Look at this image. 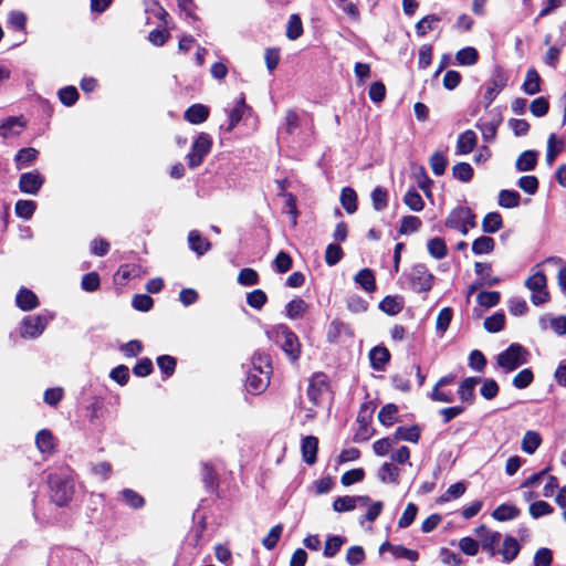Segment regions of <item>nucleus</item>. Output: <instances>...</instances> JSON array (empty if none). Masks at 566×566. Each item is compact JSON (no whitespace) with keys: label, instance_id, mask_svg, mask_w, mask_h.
Returning a JSON list of instances; mask_svg holds the SVG:
<instances>
[{"label":"nucleus","instance_id":"obj_9","mask_svg":"<svg viewBox=\"0 0 566 566\" xmlns=\"http://www.w3.org/2000/svg\"><path fill=\"white\" fill-rule=\"evenodd\" d=\"M506 84L507 76L505 75L502 69L496 67L492 73L490 84L488 85L484 93L483 98L486 102V107L492 104L497 94L506 86Z\"/></svg>","mask_w":566,"mask_h":566},{"label":"nucleus","instance_id":"obj_53","mask_svg":"<svg viewBox=\"0 0 566 566\" xmlns=\"http://www.w3.org/2000/svg\"><path fill=\"white\" fill-rule=\"evenodd\" d=\"M505 324V316L503 313H495L485 318L484 328L490 333H497L503 329Z\"/></svg>","mask_w":566,"mask_h":566},{"label":"nucleus","instance_id":"obj_7","mask_svg":"<svg viewBox=\"0 0 566 566\" xmlns=\"http://www.w3.org/2000/svg\"><path fill=\"white\" fill-rule=\"evenodd\" d=\"M211 145L210 136L206 133H201L193 142L191 151L187 156L189 167L196 168L200 166L203 158L209 154Z\"/></svg>","mask_w":566,"mask_h":566},{"label":"nucleus","instance_id":"obj_46","mask_svg":"<svg viewBox=\"0 0 566 566\" xmlns=\"http://www.w3.org/2000/svg\"><path fill=\"white\" fill-rule=\"evenodd\" d=\"M397 413L398 407L394 403H387L380 409L378 419L384 426L389 427L396 421Z\"/></svg>","mask_w":566,"mask_h":566},{"label":"nucleus","instance_id":"obj_45","mask_svg":"<svg viewBox=\"0 0 566 566\" xmlns=\"http://www.w3.org/2000/svg\"><path fill=\"white\" fill-rule=\"evenodd\" d=\"M303 33V23L297 14H292L289 18L286 25V36L290 40L298 39Z\"/></svg>","mask_w":566,"mask_h":566},{"label":"nucleus","instance_id":"obj_38","mask_svg":"<svg viewBox=\"0 0 566 566\" xmlns=\"http://www.w3.org/2000/svg\"><path fill=\"white\" fill-rule=\"evenodd\" d=\"M400 471L392 463H384L378 471V478L385 483H396L398 481Z\"/></svg>","mask_w":566,"mask_h":566},{"label":"nucleus","instance_id":"obj_6","mask_svg":"<svg viewBox=\"0 0 566 566\" xmlns=\"http://www.w3.org/2000/svg\"><path fill=\"white\" fill-rule=\"evenodd\" d=\"M276 336L281 340V348L286 356L296 361L301 355V344L298 337L287 326L279 325L276 327Z\"/></svg>","mask_w":566,"mask_h":566},{"label":"nucleus","instance_id":"obj_34","mask_svg":"<svg viewBox=\"0 0 566 566\" xmlns=\"http://www.w3.org/2000/svg\"><path fill=\"white\" fill-rule=\"evenodd\" d=\"M429 254L437 259L441 260L448 254V248L443 239L441 238H432L427 243Z\"/></svg>","mask_w":566,"mask_h":566},{"label":"nucleus","instance_id":"obj_58","mask_svg":"<svg viewBox=\"0 0 566 566\" xmlns=\"http://www.w3.org/2000/svg\"><path fill=\"white\" fill-rule=\"evenodd\" d=\"M27 24V15L22 11H11L8 15L9 28L17 31H24Z\"/></svg>","mask_w":566,"mask_h":566},{"label":"nucleus","instance_id":"obj_24","mask_svg":"<svg viewBox=\"0 0 566 566\" xmlns=\"http://www.w3.org/2000/svg\"><path fill=\"white\" fill-rule=\"evenodd\" d=\"M379 308L388 315H397L403 308L402 297L388 295L379 303Z\"/></svg>","mask_w":566,"mask_h":566},{"label":"nucleus","instance_id":"obj_13","mask_svg":"<svg viewBox=\"0 0 566 566\" xmlns=\"http://www.w3.org/2000/svg\"><path fill=\"white\" fill-rule=\"evenodd\" d=\"M44 184V178L38 171L24 172L19 179V189L28 195H36Z\"/></svg>","mask_w":566,"mask_h":566},{"label":"nucleus","instance_id":"obj_39","mask_svg":"<svg viewBox=\"0 0 566 566\" xmlns=\"http://www.w3.org/2000/svg\"><path fill=\"white\" fill-rule=\"evenodd\" d=\"M429 165L436 176H442L448 166V158L441 151H434L429 159Z\"/></svg>","mask_w":566,"mask_h":566},{"label":"nucleus","instance_id":"obj_56","mask_svg":"<svg viewBox=\"0 0 566 566\" xmlns=\"http://www.w3.org/2000/svg\"><path fill=\"white\" fill-rule=\"evenodd\" d=\"M371 200L375 210L381 211L388 205V192L381 187H376L371 192Z\"/></svg>","mask_w":566,"mask_h":566},{"label":"nucleus","instance_id":"obj_49","mask_svg":"<svg viewBox=\"0 0 566 566\" xmlns=\"http://www.w3.org/2000/svg\"><path fill=\"white\" fill-rule=\"evenodd\" d=\"M344 256L343 249L338 244L331 243L325 250V262L329 266L336 265Z\"/></svg>","mask_w":566,"mask_h":566},{"label":"nucleus","instance_id":"obj_60","mask_svg":"<svg viewBox=\"0 0 566 566\" xmlns=\"http://www.w3.org/2000/svg\"><path fill=\"white\" fill-rule=\"evenodd\" d=\"M238 283L243 286H251L259 283V274L251 268L242 269L238 275Z\"/></svg>","mask_w":566,"mask_h":566},{"label":"nucleus","instance_id":"obj_20","mask_svg":"<svg viewBox=\"0 0 566 566\" xmlns=\"http://www.w3.org/2000/svg\"><path fill=\"white\" fill-rule=\"evenodd\" d=\"M343 334L347 335L348 337H352L353 331L350 326L339 319H333L327 331L328 342H337Z\"/></svg>","mask_w":566,"mask_h":566},{"label":"nucleus","instance_id":"obj_29","mask_svg":"<svg viewBox=\"0 0 566 566\" xmlns=\"http://www.w3.org/2000/svg\"><path fill=\"white\" fill-rule=\"evenodd\" d=\"M522 88L528 95H534L541 91V77L535 69L527 71Z\"/></svg>","mask_w":566,"mask_h":566},{"label":"nucleus","instance_id":"obj_43","mask_svg":"<svg viewBox=\"0 0 566 566\" xmlns=\"http://www.w3.org/2000/svg\"><path fill=\"white\" fill-rule=\"evenodd\" d=\"M563 142L557 140L555 134H551L547 140V153H546V163L552 166L557 157V155L562 151Z\"/></svg>","mask_w":566,"mask_h":566},{"label":"nucleus","instance_id":"obj_61","mask_svg":"<svg viewBox=\"0 0 566 566\" xmlns=\"http://www.w3.org/2000/svg\"><path fill=\"white\" fill-rule=\"evenodd\" d=\"M38 150L34 148H22L15 155V161L19 168L29 165L36 159Z\"/></svg>","mask_w":566,"mask_h":566},{"label":"nucleus","instance_id":"obj_8","mask_svg":"<svg viewBox=\"0 0 566 566\" xmlns=\"http://www.w3.org/2000/svg\"><path fill=\"white\" fill-rule=\"evenodd\" d=\"M444 224L447 228H460L461 226H476L475 214L469 207L459 206L454 208L446 218Z\"/></svg>","mask_w":566,"mask_h":566},{"label":"nucleus","instance_id":"obj_47","mask_svg":"<svg viewBox=\"0 0 566 566\" xmlns=\"http://www.w3.org/2000/svg\"><path fill=\"white\" fill-rule=\"evenodd\" d=\"M452 176L462 182H469L473 177V168L468 163H459L453 166Z\"/></svg>","mask_w":566,"mask_h":566},{"label":"nucleus","instance_id":"obj_2","mask_svg":"<svg viewBox=\"0 0 566 566\" xmlns=\"http://www.w3.org/2000/svg\"><path fill=\"white\" fill-rule=\"evenodd\" d=\"M50 496L57 506H65L74 495V480L70 470L49 475Z\"/></svg>","mask_w":566,"mask_h":566},{"label":"nucleus","instance_id":"obj_54","mask_svg":"<svg viewBox=\"0 0 566 566\" xmlns=\"http://www.w3.org/2000/svg\"><path fill=\"white\" fill-rule=\"evenodd\" d=\"M344 543L345 538L340 536H329L325 543L324 556L327 558L334 557L340 551Z\"/></svg>","mask_w":566,"mask_h":566},{"label":"nucleus","instance_id":"obj_23","mask_svg":"<svg viewBox=\"0 0 566 566\" xmlns=\"http://www.w3.org/2000/svg\"><path fill=\"white\" fill-rule=\"evenodd\" d=\"M209 116V108L202 104H193L185 112V118L191 124L203 123Z\"/></svg>","mask_w":566,"mask_h":566},{"label":"nucleus","instance_id":"obj_12","mask_svg":"<svg viewBox=\"0 0 566 566\" xmlns=\"http://www.w3.org/2000/svg\"><path fill=\"white\" fill-rule=\"evenodd\" d=\"M23 116H9L0 124V137L7 139L19 136L25 128Z\"/></svg>","mask_w":566,"mask_h":566},{"label":"nucleus","instance_id":"obj_41","mask_svg":"<svg viewBox=\"0 0 566 566\" xmlns=\"http://www.w3.org/2000/svg\"><path fill=\"white\" fill-rule=\"evenodd\" d=\"M53 440H54L53 434L51 433V431H49L46 429L39 431L35 437L36 447L42 453L50 452L53 450V448H54Z\"/></svg>","mask_w":566,"mask_h":566},{"label":"nucleus","instance_id":"obj_63","mask_svg":"<svg viewBox=\"0 0 566 566\" xmlns=\"http://www.w3.org/2000/svg\"><path fill=\"white\" fill-rule=\"evenodd\" d=\"M500 298H501V295L499 292L496 291H491V292H481L479 293L478 297H476V301L479 303V305L483 306V307H493V306H496L500 302Z\"/></svg>","mask_w":566,"mask_h":566},{"label":"nucleus","instance_id":"obj_27","mask_svg":"<svg viewBox=\"0 0 566 566\" xmlns=\"http://www.w3.org/2000/svg\"><path fill=\"white\" fill-rule=\"evenodd\" d=\"M520 513V509L515 505L501 504L493 511L492 517L496 521L504 522L516 518Z\"/></svg>","mask_w":566,"mask_h":566},{"label":"nucleus","instance_id":"obj_33","mask_svg":"<svg viewBox=\"0 0 566 566\" xmlns=\"http://www.w3.org/2000/svg\"><path fill=\"white\" fill-rule=\"evenodd\" d=\"M308 305L302 298H294L286 304V316L291 319L300 318L307 311Z\"/></svg>","mask_w":566,"mask_h":566},{"label":"nucleus","instance_id":"obj_22","mask_svg":"<svg viewBox=\"0 0 566 566\" xmlns=\"http://www.w3.org/2000/svg\"><path fill=\"white\" fill-rule=\"evenodd\" d=\"M521 549V546L516 538L513 536H506L503 541V547L501 551H497L503 557V560L506 563L512 562L516 558Z\"/></svg>","mask_w":566,"mask_h":566},{"label":"nucleus","instance_id":"obj_37","mask_svg":"<svg viewBox=\"0 0 566 566\" xmlns=\"http://www.w3.org/2000/svg\"><path fill=\"white\" fill-rule=\"evenodd\" d=\"M340 202L348 213H354L357 210V195L355 190L345 187L340 193Z\"/></svg>","mask_w":566,"mask_h":566},{"label":"nucleus","instance_id":"obj_26","mask_svg":"<svg viewBox=\"0 0 566 566\" xmlns=\"http://www.w3.org/2000/svg\"><path fill=\"white\" fill-rule=\"evenodd\" d=\"M503 227V219L499 212H489L482 220V231L484 233H495Z\"/></svg>","mask_w":566,"mask_h":566},{"label":"nucleus","instance_id":"obj_62","mask_svg":"<svg viewBox=\"0 0 566 566\" xmlns=\"http://www.w3.org/2000/svg\"><path fill=\"white\" fill-rule=\"evenodd\" d=\"M553 506L545 501H536L530 505V514L533 518H538L553 513Z\"/></svg>","mask_w":566,"mask_h":566},{"label":"nucleus","instance_id":"obj_19","mask_svg":"<svg viewBox=\"0 0 566 566\" xmlns=\"http://www.w3.org/2000/svg\"><path fill=\"white\" fill-rule=\"evenodd\" d=\"M189 248L199 256L211 249V243L203 238L198 230H191L188 234Z\"/></svg>","mask_w":566,"mask_h":566},{"label":"nucleus","instance_id":"obj_10","mask_svg":"<svg viewBox=\"0 0 566 566\" xmlns=\"http://www.w3.org/2000/svg\"><path fill=\"white\" fill-rule=\"evenodd\" d=\"M474 532L480 538L482 549L486 551L491 557H494L497 554L495 546L501 539V534L496 531L489 530L485 525H480Z\"/></svg>","mask_w":566,"mask_h":566},{"label":"nucleus","instance_id":"obj_28","mask_svg":"<svg viewBox=\"0 0 566 566\" xmlns=\"http://www.w3.org/2000/svg\"><path fill=\"white\" fill-rule=\"evenodd\" d=\"M420 438V428L418 426L398 427L395 431V442L399 440L417 443Z\"/></svg>","mask_w":566,"mask_h":566},{"label":"nucleus","instance_id":"obj_5","mask_svg":"<svg viewBox=\"0 0 566 566\" xmlns=\"http://www.w3.org/2000/svg\"><path fill=\"white\" fill-rule=\"evenodd\" d=\"M411 289L417 293H427L432 289L434 276L424 264H416L409 274Z\"/></svg>","mask_w":566,"mask_h":566},{"label":"nucleus","instance_id":"obj_1","mask_svg":"<svg viewBox=\"0 0 566 566\" xmlns=\"http://www.w3.org/2000/svg\"><path fill=\"white\" fill-rule=\"evenodd\" d=\"M247 368L245 388L253 395L263 392L269 384L272 374L270 356L263 352L256 350L251 357Z\"/></svg>","mask_w":566,"mask_h":566},{"label":"nucleus","instance_id":"obj_64","mask_svg":"<svg viewBox=\"0 0 566 566\" xmlns=\"http://www.w3.org/2000/svg\"><path fill=\"white\" fill-rule=\"evenodd\" d=\"M157 365L166 377H170L176 369V359L169 355H161L157 358Z\"/></svg>","mask_w":566,"mask_h":566},{"label":"nucleus","instance_id":"obj_42","mask_svg":"<svg viewBox=\"0 0 566 566\" xmlns=\"http://www.w3.org/2000/svg\"><path fill=\"white\" fill-rule=\"evenodd\" d=\"M440 22V17L437 14H429L424 18H422L417 24H416V32L419 36L426 35L429 31H432L437 24Z\"/></svg>","mask_w":566,"mask_h":566},{"label":"nucleus","instance_id":"obj_25","mask_svg":"<svg viewBox=\"0 0 566 566\" xmlns=\"http://www.w3.org/2000/svg\"><path fill=\"white\" fill-rule=\"evenodd\" d=\"M250 108L244 102V97L241 96L240 99L237 102L235 106L231 109L229 113V124L226 128V130L229 133L231 132L238 123L242 119L244 112L249 111Z\"/></svg>","mask_w":566,"mask_h":566},{"label":"nucleus","instance_id":"obj_18","mask_svg":"<svg viewBox=\"0 0 566 566\" xmlns=\"http://www.w3.org/2000/svg\"><path fill=\"white\" fill-rule=\"evenodd\" d=\"M15 303L22 311H31L39 306L38 296L29 289L22 287L17 294Z\"/></svg>","mask_w":566,"mask_h":566},{"label":"nucleus","instance_id":"obj_3","mask_svg":"<svg viewBox=\"0 0 566 566\" xmlns=\"http://www.w3.org/2000/svg\"><path fill=\"white\" fill-rule=\"evenodd\" d=\"M528 352L520 344H511L496 357V363L505 373H511L527 363Z\"/></svg>","mask_w":566,"mask_h":566},{"label":"nucleus","instance_id":"obj_59","mask_svg":"<svg viewBox=\"0 0 566 566\" xmlns=\"http://www.w3.org/2000/svg\"><path fill=\"white\" fill-rule=\"evenodd\" d=\"M266 302L268 296L262 290H254L247 295V303L255 310H261Z\"/></svg>","mask_w":566,"mask_h":566},{"label":"nucleus","instance_id":"obj_16","mask_svg":"<svg viewBox=\"0 0 566 566\" xmlns=\"http://www.w3.org/2000/svg\"><path fill=\"white\" fill-rule=\"evenodd\" d=\"M302 457L304 462L312 465L316 462L318 440L314 436H307L302 440Z\"/></svg>","mask_w":566,"mask_h":566},{"label":"nucleus","instance_id":"obj_48","mask_svg":"<svg viewBox=\"0 0 566 566\" xmlns=\"http://www.w3.org/2000/svg\"><path fill=\"white\" fill-rule=\"evenodd\" d=\"M357 507V500H355V496H338L335 499L333 503V509L335 512L343 513V512H349Z\"/></svg>","mask_w":566,"mask_h":566},{"label":"nucleus","instance_id":"obj_57","mask_svg":"<svg viewBox=\"0 0 566 566\" xmlns=\"http://www.w3.org/2000/svg\"><path fill=\"white\" fill-rule=\"evenodd\" d=\"M422 222L418 217L415 216H406L401 219V224L399 232L401 234H408L416 232L420 229Z\"/></svg>","mask_w":566,"mask_h":566},{"label":"nucleus","instance_id":"obj_11","mask_svg":"<svg viewBox=\"0 0 566 566\" xmlns=\"http://www.w3.org/2000/svg\"><path fill=\"white\" fill-rule=\"evenodd\" d=\"M328 392V384L324 375H315L308 385V399L315 405H321L324 396Z\"/></svg>","mask_w":566,"mask_h":566},{"label":"nucleus","instance_id":"obj_21","mask_svg":"<svg viewBox=\"0 0 566 566\" xmlns=\"http://www.w3.org/2000/svg\"><path fill=\"white\" fill-rule=\"evenodd\" d=\"M538 153L535 150L523 151L515 161L517 171H531L536 167Z\"/></svg>","mask_w":566,"mask_h":566},{"label":"nucleus","instance_id":"obj_4","mask_svg":"<svg viewBox=\"0 0 566 566\" xmlns=\"http://www.w3.org/2000/svg\"><path fill=\"white\" fill-rule=\"evenodd\" d=\"M53 319L52 314H39L25 316L21 323L20 334L23 338H38L44 332L46 325Z\"/></svg>","mask_w":566,"mask_h":566},{"label":"nucleus","instance_id":"obj_50","mask_svg":"<svg viewBox=\"0 0 566 566\" xmlns=\"http://www.w3.org/2000/svg\"><path fill=\"white\" fill-rule=\"evenodd\" d=\"M546 276L543 272H536L525 281V286L531 292L545 291L546 290Z\"/></svg>","mask_w":566,"mask_h":566},{"label":"nucleus","instance_id":"obj_52","mask_svg":"<svg viewBox=\"0 0 566 566\" xmlns=\"http://www.w3.org/2000/svg\"><path fill=\"white\" fill-rule=\"evenodd\" d=\"M14 209L18 217L28 220L33 216L36 209V203L32 200H19L17 201Z\"/></svg>","mask_w":566,"mask_h":566},{"label":"nucleus","instance_id":"obj_15","mask_svg":"<svg viewBox=\"0 0 566 566\" xmlns=\"http://www.w3.org/2000/svg\"><path fill=\"white\" fill-rule=\"evenodd\" d=\"M478 137L476 134L468 129L459 135L455 146L457 155H467L470 154L476 146Z\"/></svg>","mask_w":566,"mask_h":566},{"label":"nucleus","instance_id":"obj_35","mask_svg":"<svg viewBox=\"0 0 566 566\" xmlns=\"http://www.w3.org/2000/svg\"><path fill=\"white\" fill-rule=\"evenodd\" d=\"M542 438L536 431H527L522 440V450L527 454H533L541 446Z\"/></svg>","mask_w":566,"mask_h":566},{"label":"nucleus","instance_id":"obj_17","mask_svg":"<svg viewBox=\"0 0 566 566\" xmlns=\"http://www.w3.org/2000/svg\"><path fill=\"white\" fill-rule=\"evenodd\" d=\"M369 359L373 369L381 371L390 359V353L384 346H376L369 352Z\"/></svg>","mask_w":566,"mask_h":566},{"label":"nucleus","instance_id":"obj_32","mask_svg":"<svg viewBox=\"0 0 566 566\" xmlns=\"http://www.w3.org/2000/svg\"><path fill=\"white\" fill-rule=\"evenodd\" d=\"M521 202V195L515 190H501L499 193V206L506 209L516 208Z\"/></svg>","mask_w":566,"mask_h":566},{"label":"nucleus","instance_id":"obj_30","mask_svg":"<svg viewBox=\"0 0 566 566\" xmlns=\"http://www.w3.org/2000/svg\"><path fill=\"white\" fill-rule=\"evenodd\" d=\"M355 282L360 285L366 292H374L376 290L375 275L371 270L363 269L355 275Z\"/></svg>","mask_w":566,"mask_h":566},{"label":"nucleus","instance_id":"obj_44","mask_svg":"<svg viewBox=\"0 0 566 566\" xmlns=\"http://www.w3.org/2000/svg\"><path fill=\"white\" fill-rule=\"evenodd\" d=\"M403 203L412 211L419 212L423 209L424 202L421 198V196L418 193V191L415 188L409 189L405 197H403Z\"/></svg>","mask_w":566,"mask_h":566},{"label":"nucleus","instance_id":"obj_40","mask_svg":"<svg viewBox=\"0 0 566 566\" xmlns=\"http://www.w3.org/2000/svg\"><path fill=\"white\" fill-rule=\"evenodd\" d=\"M120 495L124 503L134 510L142 509L145 505L144 497L132 489H124Z\"/></svg>","mask_w":566,"mask_h":566},{"label":"nucleus","instance_id":"obj_36","mask_svg":"<svg viewBox=\"0 0 566 566\" xmlns=\"http://www.w3.org/2000/svg\"><path fill=\"white\" fill-rule=\"evenodd\" d=\"M455 60L460 65H474L479 60V53L476 49L467 46L457 52Z\"/></svg>","mask_w":566,"mask_h":566},{"label":"nucleus","instance_id":"obj_14","mask_svg":"<svg viewBox=\"0 0 566 566\" xmlns=\"http://www.w3.org/2000/svg\"><path fill=\"white\" fill-rule=\"evenodd\" d=\"M480 382L481 378L479 377H468L461 381L458 394L462 402H467L469 405L474 402L475 387Z\"/></svg>","mask_w":566,"mask_h":566},{"label":"nucleus","instance_id":"obj_55","mask_svg":"<svg viewBox=\"0 0 566 566\" xmlns=\"http://www.w3.org/2000/svg\"><path fill=\"white\" fill-rule=\"evenodd\" d=\"M452 315L453 313L450 307H444L439 312L436 321V328L441 335H443L448 329L452 321Z\"/></svg>","mask_w":566,"mask_h":566},{"label":"nucleus","instance_id":"obj_51","mask_svg":"<svg viewBox=\"0 0 566 566\" xmlns=\"http://www.w3.org/2000/svg\"><path fill=\"white\" fill-rule=\"evenodd\" d=\"M533 371L530 368H525L514 376L512 384L517 389H524L527 388L533 382Z\"/></svg>","mask_w":566,"mask_h":566},{"label":"nucleus","instance_id":"obj_31","mask_svg":"<svg viewBox=\"0 0 566 566\" xmlns=\"http://www.w3.org/2000/svg\"><path fill=\"white\" fill-rule=\"evenodd\" d=\"M494 248V239L488 235H482L475 239L472 243V252L476 255L489 254L493 252Z\"/></svg>","mask_w":566,"mask_h":566}]
</instances>
